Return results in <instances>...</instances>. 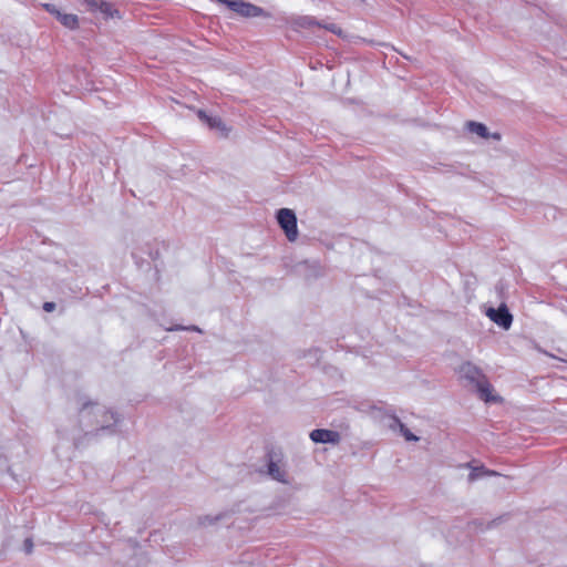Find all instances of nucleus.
Listing matches in <instances>:
<instances>
[{
  "mask_svg": "<svg viewBox=\"0 0 567 567\" xmlns=\"http://www.w3.org/2000/svg\"><path fill=\"white\" fill-rule=\"evenodd\" d=\"M91 414L95 417L96 425H99L101 429H107L116 424L118 421V417L114 412L109 411L104 406L99 404H94L91 409H89L87 405L83 408V419L89 417Z\"/></svg>",
  "mask_w": 567,
  "mask_h": 567,
  "instance_id": "nucleus-1",
  "label": "nucleus"
},
{
  "mask_svg": "<svg viewBox=\"0 0 567 567\" xmlns=\"http://www.w3.org/2000/svg\"><path fill=\"white\" fill-rule=\"evenodd\" d=\"M277 220L287 238L290 241L296 240L298 236L296 214L289 208H281L277 213Z\"/></svg>",
  "mask_w": 567,
  "mask_h": 567,
  "instance_id": "nucleus-2",
  "label": "nucleus"
},
{
  "mask_svg": "<svg viewBox=\"0 0 567 567\" xmlns=\"http://www.w3.org/2000/svg\"><path fill=\"white\" fill-rule=\"evenodd\" d=\"M486 316L497 326L502 327L505 330H508L513 322V316L509 313L507 307L502 305L499 308H488L486 310Z\"/></svg>",
  "mask_w": 567,
  "mask_h": 567,
  "instance_id": "nucleus-3",
  "label": "nucleus"
},
{
  "mask_svg": "<svg viewBox=\"0 0 567 567\" xmlns=\"http://www.w3.org/2000/svg\"><path fill=\"white\" fill-rule=\"evenodd\" d=\"M310 439L315 443H330L336 445L340 443L341 435L337 431L317 429L310 432Z\"/></svg>",
  "mask_w": 567,
  "mask_h": 567,
  "instance_id": "nucleus-4",
  "label": "nucleus"
},
{
  "mask_svg": "<svg viewBox=\"0 0 567 567\" xmlns=\"http://www.w3.org/2000/svg\"><path fill=\"white\" fill-rule=\"evenodd\" d=\"M92 12L100 11L105 18H121L118 11L104 0H83Z\"/></svg>",
  "mask_w": 567,
  "mask_h": 567,
  "instance_id": "nucleus-5",
  "label": "nucleus"
},
{
  "mask_svg": "<svg viewBox=\"0 0 567 567\" xmlns=\"http://www.w3.org/2000/svg\"><path fill=\"white\" fill-rule=\"evenodd\" d=\"M269 476L280 483L288 484L286 465L281 460L270 458L268 462Z\"/></svg>",
  "mask_w": 567,
  "mask_h": 567,
  "instance_id": "nucleus-6",
  "label": "nucleus"
},
{
  "mask_svg": "<svg viewBox=\"0 0 567 567\" xmlns=\"http://www.w3.org/2000/svg\"><path fill=\"white\" fill-rule=\"evenodd\" d=\"M475 386L480 394V399H482L484 402L497 403L502 401L501 396L494 394L493 385L485 378L481 380Z\"/></svg>",
  "mask_w": 567,
  "mask_h": 567,
  "instance_id": "nucleus-7",
  "label": "nucleus"
},
{
  "mask_svg": "<svg viewBox=\"0 0 567 567\" xmlns=\"http://www.w3.org/2000/svg\"><path fill=\"white\" fill-rule=\"evenodd\" d=\"M289 23L295 31L310 30L315 27L321 25L315 17L311 16H296L289 20Z\"/></svg>",
  "mask_w": 567,
  "mask_h": 567,
  "instance_id": "nucleus-8",
  "label": "nucleus"
},
{
  "mask_svg": "<svg viewBox=\"0 0 567 567\" xmlns=\"http://www.w3.org/2000/svg\"><path fill=\"white\" fill-rule=\"evenodd\" d=\"M458 373L461 378L468 380L475 385L485 378L482 371L471 362H464L461 364Z\"/></svg>",
  "mask_w": 567,
  "mask_h": 567,
  "instance_id": "nucleus-9",
  "label": "nucleus"
},
{
  "mask_svg": "<svg viewBox=\"0 0 567 567\" xmlns=\"http://www.w3.org/2000/svg\"><path fill=\"white\" fill-rule=\"evenodd\" d=\"M198 117L207 124L212 130H216L220 135L227 136L228 128L225 123L218 116H209L204 111H198Z\"/></svg>",
  "mask_w": 567,
  "mask_h": 567,
  "instance_id": "nucleus-10",
  "label": "nucleus"
},
{
  "mask_svg": "<svg viewBox=\"0 0 567 567\" xmlns=\"http://www.w3.org/2000/svg\"><path fill=\"white\" fill-rule=\"evenodd\" d=\"M392 430L399 429L400 433L404 436L406 441H419V437L414 435L398 417H392V423L390 424Z\"/></svg>",
  "mask_w": 567,
  "mask_h": 567,
  "instance_id": "nucleus-11",
  "label": "nucleus"
},
{
  "mask_svg": "<svg viewBox=\"0 0 567 567\" xmlns=\"http://www.w3.org/2000/svg\"><path fill=\"white\" fill-rule=\"evenodd\" d=\"M56 19L68 29L75 30L79 28V18L72 13H63L60 11Z\"/></svg>",
  "mask_w": 567,
  "mask_h": 567,
  "instance_id": "nucleus-12",
  "label": "nucleus"
},
{
  "mask_svg": "<svg viewBox=\"0 0 567 567\" xmlns=\"http://www.w3.org/2000/svg\"><path fill=\"white\" fill-rule=\"evenodd\" d=\"M466 126L471 133H474L483 138H488L491 136L486 125L483 123L470 121L466 123Z\"/></svg>",
  "mask_w": 567,
  "mask_h": 567,
  "instance_id": "nucleus-13",
  "label": "nucleus"
},
{
  "mask_svg": "<svg viewBox=\"0 0 567 567\" xmlns=\"http://www.w3.org/2000/svg\"><path fill=\"white\" fill-rule=\"evenodd\" d=\"M496 475L495 472L493 471H487V470H484L483 467H473L472 468V472L470 473L468 475V481L470 482H474L476 481L481 475Z\"/></svg>",
  "mask_w": 567,
  "mask_h": 567,
  "instance_id": "nucleus-14",
  "label": "nucleus"
},
{
  "mask_svg": "<svg viewBox=\"0 0 567 567\" xmlns=\"http://www.w3.org/2000/svg\"><path fill=\"white\" fill-rule=\"evenodd\" d=\"M319 28H323V29H326V30H328V31L339 35V37H343L342 30L338 25H336L333 23H330V24L321 23V25H319Z\"/></svg>",
  "mask_w": 567,
  "mask_h": 567,
  "instance_id": "nucleus-15",
  "label": "nucleus"
},
{
  "mask_svg": "<svg viewBox=\"0 0 567 567\" xmlns=\"http://www.w3.org/2000/svg\"><path fill=\"white\" fill-rule=\"evenodd\" d=\"M42 8L48 11L49 13L55 16V18L58 17V14L60 13V10L54 6V4H51V3H43L42 4Z\"/></svg>",
  "mask_w": 567,
  "mask_h": 567,
  "instance_id": "nucleus-16",
  "label": "nucleus"
},
{
  "mask_svg": "<svg viewBox=\"0 0 567 567\" xmlns=\"http://www.w3.org/2000/svg\"><path fill=\"white\" fill-rule=\"evenodd\" d=\"M216 520H217V518H214V517H210V516H203V517L198 518L199 524L203 525V526L212 525Z\"/></svg>",
  "mask_w": 567,
  "mask_h": 567,
  "instance_id": "nucleus-17",
  "label": "nucleus"
},
{
  "mask_svg": "<svg viewBox=\"0 0 567 567\" xmlns=\"http://www.w3.org/2000/svg\"><path fill=\"white\" fill-rule=\"evenodd\" d=\"M24 547H25V551L28 554H30L32 551V547H33L32 540L31 539H25Z\"/></svg>",
  "mask_w": 567,
  "mask_h": 567,
  "instance_id": "nucleus-18",
  "label": "nucleus"
},
{
  "mask_svg": "<svg viewBox=\"0 0 567 567\" xmlns=\"http://www.w3.org/2000/svg\"><path fill=\"white\" fill-rule=\"evenodd\" d=\"M55 308V305L53 302H45L43 305V309L48 312L52 311Z\"/></svg>",
  "mask_w": 567,
  "mask_h": 567,
  "instance_id": "nucleus-19",
  "label": "nucleus"
},
{
  "mask_svg": "<svg viewBox=\"0 0 567 567\" xmlns=\"http://www.w3.org/2000/svg\"><path fill=\"white\" fill-rule=\"evenodd\" d=\"M189 330H195V331H200V329L198 327H192V328H188Z\"/></svg>",
  "mask_w": 567,
  "mask_h": 567,
  "instance_id": "nucleus-20",
  "label": "nucleus"
},
{
  "mask_svg": "<svg viewBox=\"0 0 567 567\" xmlns=\"http://www.w3.org/2000/svg\"><path fill=\"white\" fill-rule=\"evenodd\" d=\"M492 137L496 138V140H499V134L495 133L492 135Z\"/></svg>",
  "mask_w": 567,
  "mask_h": 567,
  "instance_id": "nucleus-21",
  "label": "nucleus"
}]
</instances>
